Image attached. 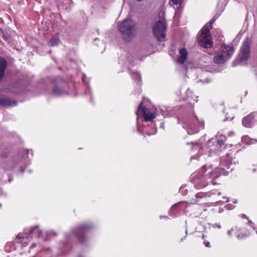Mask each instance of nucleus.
<instances>
[{"instance_id": "a211bd4d", "label": "nucleus", "mask_w": 257, "mask_h": 257, "mask_svg": "<svg viewBox=\"0 0 257 257\" xmlns=\"http://www.w3.org/2000/svg\"><path fill=\"white\" fill-rule=\"evenodd\" d=\"M241 216H242V218H243V217H245V218H246L247 219H248V218H247V217L245 216V214H241Z\"/></svg>"}, {"instance_id": "7ed1b4c3", "label": "nucleus", "mask_w": 257, "mask_h": 257, "mask_svg": "<svg viewBox=\"0 0 257 257\" xmlns=\"http://www.w3.org/2000/svg\"><path fill=\"white\" fill-rule=\"evenodd\" d=\"M167 23L156 21L153 25V34L159 41H164L166 37Z\"/></svg>"}, {"instance_id": "0eeeda50", "label": "nucleus", "mask_w": 257, "mask_h": 257, "mask_svg": "<svg viewBox=\"0 0 257 257\" xmlns=\"http://www.w3.org/2000/svg\"><path fill=\"white\" fill-rule=\"evenodd\" d=\"M138 112L144 116V119L146 121H151L155 117L154 114L149 112V110L146 107H143L141 105H140L138 108L137 113Z\"/></svg>"}, {"instance_id": "f257e3e1", "label": "nucleus", "mask_w": 257, "mask_h": 257, "mask_svg": "<svg viewBox=\"0 0 257 257\" xmlns=\"http://www.w3.org/2000/svg\"><path fill=\"white\" fill-rule=\"evenodd\" d=\"M137 23L131 19L124 20L119 25L118 30L126 42H130L137 35Z\"/></svg>"}, {"instance_id": "2eb2a0df", "label": "nucleus", "mask_w": 257, "mask_h": 257, "mask_svg": "<svg viewBox=\"0 0 257 257\" xmlns=\"http://www.w3.org/2000/svg\"><path fill=\"white\" fill-rule=\"evenodd\" d=\"M63 90L57 86H55L53 90V93L55 95L61 94Z\"/></svg>"}, {"instance_id": "f3484780", "label": "nucleus", "mask_w": 257, "mask_h": 257, "mask_svg": "<svg viewBox=\"0 0 257 257\" xmlns=\"http://www.w3.org/2000/svg\"><path fill=\"white\" fill-rule=\"evenodd\" d=\"M204 244H205V245L206 246V247H210V243L208 241H204Z\"/></svg>"}, {"instance_id": "4468645a", "label": "nucleus", "mask_w": 257, "mask_h": 257, "mask_svg": "<svg viewBox=\"0 0 257 257\" xmlns=\"http://www.w3.org/2000/svg\"><path fill=\"white\" fill-rule=\"evenodd\" d=\"M60 41L56 38H52L48 41V45L51 46H56L58 45Z\"/></svg>"}, {"instance_id": "dca6fc26", "label": "nucleus", "mask_w": 257, "mask_h": 257, "mask_svg": "<svg viewBox=\"0 0 257 257\" xmlns=\"http://www.w3.org/2000/svg\"><path fill=\"white\" fill-rule=\"evenodd\" d=\"M171 1L173 2V4L176 5H180L182 2V0H171Z\"/></svg>"}, {"instance_id": "ddd939ff", "label": "nucleus", "mask_w": 257, "mask_h": 257, "mask_svg": "<svg viewBox=\"0 0 257 257\" xmlns=\"http://www.w3.org/2000/svg\"><path fill=\"white\" fill-rule=\"evenodd\" d=\"M34 233L37 234L38 236L41 234V231L39 229L38 226L33 227L30 230L29 234Z\"/></svg>"}, {"instance_id": "6e6552de", "label": "nucleus", "mask_w": 257, "mask_h": 257, "mask_svg": "<svg viewBox=\"0 0 257 257\" xmlns=\"http://www.w3.org/2000/svg\"><path fill=\"white\" fill-rule=\"evenodd\" d=\"M253 119L254 114L253 113H251L243 118L242 121L243 125L246 127H251L253 123Z\"/></svg>"}, {"instance_id": "f8f14e48", "label": "nucleus", "mask_w": 257, "mask_h": 257, "mask_svg": "<svg viewBox=\"0 0 257 257\" xmlns=\"http://www.w3.org/2000/svg\"><path fill=\"white\" fill-rule=\"evenodd\" d=\"M165 10L164 9H161L159 13L158 20L157 21H161V22L167 23V21L165 18Z\"/></svg>"}, {"instance_id": "9d476101", "label": "nucleus", "mask_w": 257, "mask_h": 257, "mask_svg": "<svg viewBox=\"0 0 257 257\" xmlns=\"http://www.w3.org/2000/svg\"><path fill=\"white\" fill-rule=\"evenodd\" d=\"M16 104V101H12L10 99L6 97H0V105L7 107L14 106Z\"/></svg>"}, {"instance_id": "39448f33", "label": "nucleus", "mask_w": 257, "mask_h": 257, "mask_svg": "<svg viewBox=\"0 0 257 257\" xmlns=\"http://www.w3.org/2000/svg\"><path fill=\"white\" fill-rule=\"evenodd\" d=\"M88 226L86 225L79 226L72 231V234L75 235L78 241L82 243L85 241V233Z\"/></svg>"}, {"instance_id": "423d86ee", "label": "nucleus", "mask_w": 257, "mask_h": 257, "mask_svg": "<svg viewBox=\"0 0 257 257\" xmlns=\"http://www.w3.org/2000/svg\"><path fill=\"white\" fill-rule=\"evenodd\" d=\"M250 41L248 38H246L243 42L242 46L240 49V59L241 61H244L246 60L249 55L250 50Z\"/></svg>"}, {"instance_id": "1a4fd4ad", "label": "nucleus", "mask_w": 257, "mask_h": 257, "mask_svg": "<svg viewBox=\"0 0 257 257\" xmlns=\"http://www.w3.org/2000/svg\"><path fill=\"white\" fill-rule=\"evenodd\" d=\"M188 53L185 48H182L179 51V56L178 58V62L180 64H183L187 59Z\"/></svg>"}, {"instance_id": "20e7f679", "label": "nucleus", "mask_w": 257, "mask_h": 257, "mask_svg": "<svg viewBox=\"0 0 257 257\" xmlns=\"http://www.w3.org/2000/svg\"><path fill=\"white\" fill-rule=\"evenodd\" d=\"M233 52L234 48L232 46L224 47V50L216 55L213 60L217 64L223 63L230 58Z\"/></svg>"}, {"instance_id": "f03ea898", "label": "nucleus", "mask_w": 257, "mask_h": 257, "mask_svg": "<svg viewBox=\"0 0 257 257\" xmlns=\"http://www.w3.org/2000/svg\"><path fill=\"white\" fill-rule=\"evenodd\" d=\"M214 22V20H211L210 23H207L200 31V34L198 37V43L200 46L205 48H209L212 47L213 43L209 27L212 29Z\"/></svg>"}, {"instance_id": "6ab92c4d", "label": "nucleus", "mask_w": 257, "mask_h": 257, "mask_svg": "<svg viewBox=\"0 0 257 257\" xmlns=\"http://www.w3.org/2000/svg\"><path fill=\"white\" fill-rule=\"evenodd\" d=\"M66 238H67V240H68V241H69V239L68 238H69V236H68V235H66Z\"/></svg>"}, {"instance_id": "9b49d317", "label": "nucleus", "mask_w": 257, "mask_h": 257, "mask_svg": "<svg viewBox=\"0 0 257 257\" xmlns=\"http://www.w3.org/2000/svg\"><path fill=\"white\" fill-rule=\"evenodd\" d=\"M7 62L6 60L0 57V80L3 78Z\"/></svg>"}]
</instances>
